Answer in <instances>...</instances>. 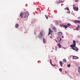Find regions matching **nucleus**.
Returning <instances> with one entry per match:
<instances>
[{"mask_svg":"<svg viewBox=\"0 0 80 80\" xmlns=\"http://www.w3.org/2000/svg\"><path fill=\"white\" fill-rule=\"evenodd\" d=\"M45 35V32L44 31L42 30L40 32V33L38 35V37L41 40H42L43 39L42 37L44 36Z\"/></svg>","mask_w":80,"mask_h":80,"instance_id":"1","label":"nucleus"},{"mask_svg":"<svg viewBox=\"0 0 80 80\" xmlns=\"http://www.w3.org/2000/svg\"><path fill=\"white\" fill-rule=\"evenodd\" d=\"M75 46H76V42L75 41V40H73V44L72 45H71L70 47H72V48H74V47H75Z\"/></svg>","mask_w":80,"mask_h":80,"instance_id":"2","label":"nucleus"},{"mask_svg":"<svg viewBox=\"0 0 80 80\" xmlns=\"http://www.w3.org/2000/svg\"><path fill=\"white\" fill-rule=\"evenodd\" d=\"M73 9L74 10H75V11H78V8L76 7L75 6V5H73Z\"/></svg>","mask_w":80,"mask_h":80,"instance_id":"3","label":"nucleus"},{"mask_svg":"<svg viewBox=\"0 0 80 80\" xmlns=\"http://www.w3.org/2000/svg\"><path fill=\"white\" fill-rule=\"evenodd\" d=\"M53 32V31L51 30V29L49 28V33L48 34V35H49L50 34H51L52 32Z\"/></svg>","mask_w":80,"mask_h":80,"instance_id":"4","label":"nucleus"},{"mask_svg":"<svg viewBox=\"0 0 80 80\" xmlns=\"http://www.w3.org/2000/svg\"><path fill=\"white\" fill-rule=\"evenodd\" d=\"M72 49H73V50H76V51H78V48L76 47L72 48Z\"/></svg>","mask_w":80,"mask_h":80,"instance_id":"5","label":"nucleus"},{"mask_svg":"<svg viewBox=\"0 0 80 80\" xmlns=\"http://www.w3.org/2000/svg\"><path fill=\"white\" fill-rule=\"evenodd\" d=\"M23 18H26V17H27V15L26 14V13H25V12H24L23 13Z\"/></svg>","mask_w":80,"mask_h":80,"instance_id":"6","label":"nucleus"},{"mask_svg":"<svg viewBox=\"0 0 80 80\" xmlns=\"http://www.w3.org/2000/svg\"><path fill=\"white\" fill-rule=\"evenodd\" d=\"M74 23H80V21L75 20L74 21Z\"/></svg>","mask_w":80,"mask_h":80,"instance_id":"7","label":"nucleus"},{"mask_svg":"<svg viewBox=\"0 0 80 80\" xmlns=\"http://www.w3.org/2000/svg\"><path fill=\"white\" fill-rule=\"evenodd\" d=\"M68 27V26L67 25H63V27L64 28L65 30H66V28H67Z\"/></svg>","mask_w":80,"mask_h":80,"instance_id":"8","label":"nucleus"},{"mask_svg":"<svg viewBox=\"0 0 80 80\" xmlns=\"http://www.w3.org/2000/svg\"><path fill=\"white\" fill-rule=\"evenodd\" d=\"M20 16L21 17V18H23V13H21L20 14Z\"/></svg>","mask_w":80,"mask_h":80,"instance_id":"9","label":"nucleus"},{"mask_svg":"<svg viewBox=\"0 0 80 80\" xmlns=\"http://www.w3.org/2000/svg\"><path fill=\"white\" fill-rule=\"evenodd\" d=\"M59 63L60 64V65L61 67H62V66L63 63H62V62L61 61H60L59 62Z\"/></svg>","mask_w":80,"mask_h":80,"instance_id":"10","label":"nucleus"},{"mask_svg":"<svg viewBox=\"0 0 80 80\" xmlns=\"http://www.w3.org/2000/svg\"><path fill=\"white\" fill-rule=\"evenodd\" d=\"M53 30H54V31L55 32H56L57 31V28H55V27H53L52 28Z\"/></svg>","mask_w":80,"mask_h":80,"instance_id":"11","label":"nucleus"},{"mask_svg":"<svg viewBox=\"0 0 80 80\" xmlns=\"http://www.w3.org/2000/svg\"><path fill=\"white\" fill-rule=\"evenodd\" d=\"M49 61H50V63H51V64L52 65L55 67V66L54 65H53V64H52V60L50 59Z\"/></svg>","mask_w":80,"mask_h":80,"instance_id":"12","label":"nucleus"},{"mask_svg":"<svg viewBox=\"0 0 80 80\" xmlns=\"http://www.w3.org/2000/svg\"><path fill=\"white\" fill-rule=\"evenodd\" d=\"M55 23L56 25H58V21H55Z\"/></svg>","mask_w":80,"mask_h":80,"instance_id":"13","label":"nucleus"},{"mask_svg":"<svg viewBox=\"0 0 80 80\" xmlns=\"http://www.w3.org/2000/svg\"><path fill=\"white\" fill-rule=\"evenodd\" d=\"M73 58L74 59H78V58L76 56H73Z\"/></svg>","mask_w":80,"mask_h":80,"instance_id":"14","label":"nucleus"},{"mask_svg":"<svg viewBox=\"0 0 80 80\" xmlns=\"http://www.w3.org/2000/svg\"><path fill=\"white\" fill-rule=\"evenodd\" d=\"M58 33L59 35H62V32H59Z\"/></svg>","mask_w":80,"mask_h":80,"instance_id":"15","label":"nucleus"},{"mask_svg":"<svg viewBox=\"0 0 80 80\" xmlns=\"http://www.w3.org/2000/svg\"><path fill=\"white\" fill-rule=\"evenodd\" d=\"M58 46L59 47V48H62V47H61V45L59 43L58 44Z\"/></svg>","mask_w":80,"mask_h":80,"instance_id":"16","label":"nucleus"},{"mask_svg":"<svg viewBox=\"0 0 80 80\" xmlns=\"http://www.w3.org/2000/svg\"><path fill=\"white\" fill-rule=\"evenodd\" d=\"M43 41L44 43H46V41H45V39L44 38L43 39Z\"/></svg>","mask_w":80,"mask_h":80,"instance_id":"17","label":"nucleus"},{"mask_svg":"<svg viewBox=\"0 0 80 80\" xmlns=\"http://www.w3.org/2000/svg\"><path fill=\"white\" fill-rule=\"evenodd\" d=\"M15 27L16 28H18V24H16L15 25Z\"/></svg>","mask_w":80,"mask_h":80,"instance_id":"18","label":"nucleus"},{"mask_svg":"<svg viewBox=\"0 0 80 80\" xmlns=\"http://www.w3.org/2000/svg\"><path fill=\"white\" fill-rule=\"evenodd\" d=\"M78 72H79V73H80V67H78Z\"/></svg>","mask_w":80,"mask_h":80,"instance_id":"19","label":"nucleus"},{"mask_svg":"<svg viewBox=\"0 0 80 80\" xmlns=\"http://www.w3.org/2000/svg\"><path fill=\"white\" fill-rule=\"evenodd\" d=\"M67 10L68 11V12H67V13H69V14H70V11H69V9L67 8Z\"/></svg>","mask_w":80,"mask_h":80,"instance_id":"20","label":"nucleus"},{"mask_svg":"<svg viewBox=\"0 0 80 80\" xmlns=\"http://www.w3.org/2000/svg\"><path fill=\"white\" fill-rule=\"evenodd\" d=\"M63 61L64 62H67V60H66V59H63Z\"/></svg>","mask_w":80,"mask_h":80,"instance_id":"21","label":"nucleus"},{"mask_svg":"<svg viewBox=\"0 0 80 80\" xmlns=\"http://www.w3.org/2000/svg\"><path fill=\"white\" fill-rule=\"evenodd\" d=\"M26 13L27 14V15H28V16L29 15V12H28V11H26Z\"/></svg>","mask_w":80,"mask_h":80,"instance_id":"22","label":"nucleus"},{"mask_svg":"<svg viewBox=\"0 0 80 80\" xmlns=\"http://www.w3.org/2000/svg\"><path fill=\"white\" fill-rule=\"evenodd\" d=\"M79 27L80 26H78V27L77 28H76V29L77 30H78V28H79Z\"/></svg>","mask_w":80,"mask_h":80,"instance_id":"23","label":"nucleus"},{"mask_svg":"<svg viewBox=\"0 0 80 80\" xmlns=\"http://www.w3.org/2000/svg\"><path fill=\"white\" fill-rule=\"evenodd\" d=\"M59 71H60L61 72H62V68H59Z\"/></svg>","mask_w":80,"mask_h":80,"instance_id":"24","label":"nucleus"},{"mask_svg":"<svg viewBox=\"0 0 80 80\" xmlns=\"http://www.w3.org/2000/svg\"><path fill=\"white\" fill-rule=\"evenodd\" d=\"M45 17L47 19H48V16H47L46 15H45Z\"/></svg>","mask_w":80,"mask_h":80,"instance_id":"25","label":"nucleus"},{"mask_svg":"<svg viewBox=\"0 0 80 80\" xmlns=\"http://www.w3.org/2000/svg\"><path fill=\"white\" fill-rule=\"evenodd\" d=\"M68 67H70V66H71V65H70V64H69V65L68 64Z\"/></svg>","mask_w":80,"mask_h":80,"instance_id":"26","label":"nucleus"},{"mask_svg":"<svg viewBox=\"0 0 80 80\" xmlns=\"http://www.w3.org/2000/svg\"><path fill=\"white\" fill-rule=\"evenodd\" d=\"M61 2H62V3H63V2H62V1H61V2H60V1L59 2H58V3H61Z\"/></svg>","mask_w":80,"mask_h":80,"instance_id":"27","label":"nucleus"},{"mask_svg":"<svg viewBox=\"0 0 80 80\" xmlns=\"http://www.w3.org/2000/svg\"><path fill=\"white\" fill-rule=\"evenodd\" d=\"M67 25H68V26H70V24L68 23L67 24Z\"/></svg>","mask_w":80,"mask_h":80,"instance_id":"28","label":"nucleus"},{"mask_svg":"<svg viewBox=\"0 0 80 80\" xmlns=\"http://www.w3.org/2000/svg\"><path fill=\"white\" fill-rule=\"evenodd\" d=\"M57 47H55V50H56V51H57Z\"/></svg>","mask_w":80,"mask_h":80,"instance_id":"29","label":"nucleus"},{"mask_svg":"<svg viewBox=\"0 0 80 80\" xmlns=\"http://www.w3.org/2000/svg\"><path fill=\"white\" fill-rule=\"evenodd\" d=\"M61 40H62V38H60V40H59V42H60V41H61Z\"/></svg>","mask_w":80,"mask_h":80,"instance_id":"30","label":"nucleus"},{"mask_svg":"<svg viewBox=\"0 0 80 80\" xmlns=\"http://www.w3.org/2000/svg\"><path fill=\"white\" fill-rule=\"evenodd\" d=\"M75 1L76 2H78V0H75Z\"/></svg>","mask_w":80,"mask_h":80,"instance_id":"31","label":"nucleus"},{"mask_svg":"<svg viewBox=\"0 0 80 80\" xmlns=\"http://www.w3.org/2000/svg\"><path fill=\"white\" fill-rule=\"evenodd\" d=\"M62 38H64V37H63V36H62Z\"/></svg>","mask_w":80,"mask_h":80,"instance_id":"32","label":"nucleus"},{"mask_svg":"<svg viewBox=\"0 0 80 80\" xmlns=\"http://www.w3.org/2000/svg\"><path fill=\"white\" fill-rule=\"evenodd\" d=\"M67 8H65V10H67Z\"/></svg>","mask_w":80,"mask_h":80,"instance_id":"33","label":"nucleus"},{"mask_svg":"<svg viewBox=\"0 0 80 80\" xmlns=\"http://www.w3.org/2000/svg\"><path fill=\"white\" fill-rule=\"evenodd\" d=\"M65 73H67V72L65 71Z\"/></svg>","mask_w":80,"mask_h":80,"instance_id":"34","label":"nucleus"},{"mask_svg":"<svg viewBox=\"0 0 80 80\" xmlns=\"http://www.w3.org/2000/svg\"><path fill=\"white\" fill-rule=\"evenodd\" d=\"M50 38H52V37L50 36Z\"/></svg>","mask_w":80,"mask_h":80,"instance_id":"35","label":"nucleus"},{"mask_svg":"<svg viewBox=\"0 0 80 80\" xmlns=\"http://www.w3.org/2000/svg\"><path fill=\"white\" fill-rule=\"evenodd\" d=\"M56 40V42H58V41H57V40Z\"/></svg>","mask_w":80,"mask_h":80,"instance_id":"36","label":"nucleus"},{"mask_svg":"<svg viewBox=\"0 0 80 80\" xmlns=\"http://www.w3.org/2000/svg\"><path fill=\"white\" fill-rule=\"evenodd\" d=\"M64 48L65 49H66L65 48Z\"/></svg>","mask_w":80,"mask_h":80,"instance_id":"37","label":"nucleus"},{"mask_svg":"<svg viewBox=\"0 0 80 80\" xmlns=\"http://www.w3.org/2000/svg\"><path fill=\"white\" fill-rule=\"evenodd\" d=\"M52 49H54V48H52Z\"/></svg>","mask_w":80,"mask_h":80,"instance_id":"38","label":"nucleus"}]
</instances>
